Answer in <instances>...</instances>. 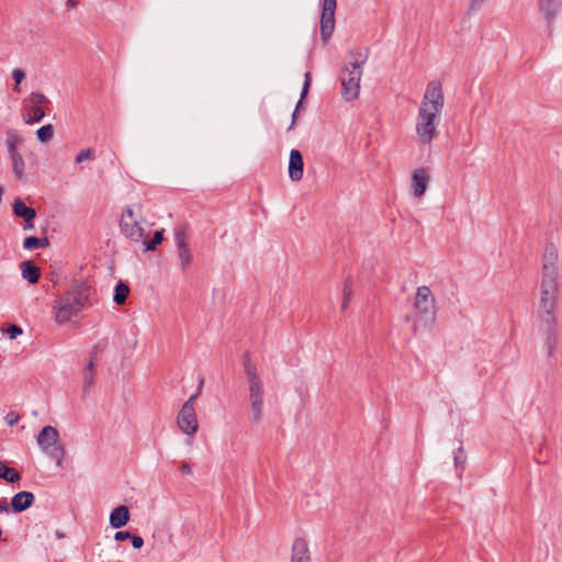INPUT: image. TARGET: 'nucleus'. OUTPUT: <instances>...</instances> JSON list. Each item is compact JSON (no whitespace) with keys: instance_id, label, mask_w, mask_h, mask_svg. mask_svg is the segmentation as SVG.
Listing matches in <instances>:
<instances>
[{"instance_id":"c03bdc74","label":"nucleus","mask_w":562,"mask_h":562,"mask_svg":"<svg viewBox=\"0 0 562 562\" xmlns=\"http://www.w3.org/2000/svg\"><path fill=\"white\" fill-rule=\"evenodd\" d=\"M179 470L183 473V474H192V465L188 462H181L180 463V467H179Z\"/></svg>"},{"instance_id":"a18cd8bd","label":"nucleus","mask_w":562,"mask_h":562,"mask_svg":"<svg viewBox=\"0 0 562 562\" xmlns=\"http://www.w3.org/2000/svg\"><path fill=\"white\" fill-rule=\"evenodd\" d=\"M199 396H200V393L196 392L195 394L191 395L183 405H190L191 404V408H194V403H195V401H196V398Z\"/></svg>"},{"instance_id":"f704fd0d","label":"nucleus","mask_w":562,"mask_h":562,"mask_svg":"<svg viewBox=\"0 0 562 562\" xmlns=\"http://www.w3.org/2000/svg\"><path fill=\"white\" fill-rule=\"evenodd\" d=\"M99 348H100V344L95 345L93 347V351L91 352V358H90V361L88 362V364L86 366V368L83 369V371H87V372H95V362H97V353L99 351Z\"/></svg>"},{"instance_id":"8fccbe9b","label":"nucleus","mask_w":562,"mask_h":562,"mask_svg":"<svg viewBox=\"0 0 562 562\" xmlns=\"http://www.w3.org/2000/svg\"><path fill=\"white\" fill-rule=\"evenodd\" d=\"M77 3V0H67V5L75 7Z\"/></svg>"},{"instance_id":"5701e85b","label":"nucleus","mask_w":562,"mask_h":562,"mask_svg":"<svg viewBox=\"0 0 562 562\" xmlns=\"http://www.w3.org/2000/svg\"><path fill=\"white\" fill-rule=\"evenodd\" d=\"M21 143V137L14 130H9L5 135V145L9 155L18 153L16 147Z\"/></svg>"},{"instance_id":"4be33fe9","label":"nucleus","mask_w":562,"mask_h":562,"mask_svg":"<svg viewBox=\"0 0 562 562\" xmlns=\"http://www.w3.org/2000/svg\"><path fill=\"white\" fill-rule=\"evenodd\" d=\"M310 86H311V74L310 72H306L305 74V80H304V85H303V89H302V92H301V98H300V101L297 102L296 106H295V110L292 114V122H291V125L289 126V131L293 128L294 124H295V120H296V113L299 111V108L301 106L302 104V101L303 99L307 95L308 93V89H310Z\"/></svg>"},{"instance_id":"f257e3e1","label":"nucleus","mask_w":562,"mask_h":562,"mask_svg":"<svg viewBox=\"0 0 562 562\" xmlns=\"http://www.w3.org/2000/svg\"><path fill=\"white\" fill-rule=\"evenodd\" d=\"M445 106L442 85L438 80L428 82L417 117L416 134L423 145H429L438 136L437 121Z\"/></svg>"},{"instance_id":"a211bd4d","label":"nucleus","mask_w":562,"mask_h":562,"mask_svg":"<svg viewBox=\"0 0 562 562\" xmlns=\"http://www.w3.org/2000/svg\"><path fill=\"white\" fill-rule=\"evenodd\" d=\"M128 520L130 512L124 505L115 507L110 514V525L115 529L124 527Z\"/></svg>"},{"instance_id":"7c9ffc66","label":"nucleus","mask_w":562,"mask_h":562,"mask_svg":"<svg viewBox=\"0 0 562 562\" xmlns=\"http://www.w3.org/2000/svg\"><path fill=\"white\" fill-rule=\"evenodd\" d=\"M175 239L177 245H186L187 241V226L178 225L175 228Z\"/></svg>"},{"instance_id":"f8f14e48","label":"nucleus","mask_w":562,"mask_h":562,"mask_svg":"<svg viewBox=\"0 0 562 562\" xmlns=\"http://www.w3.org/2000/svg\"><path fill=\"white\" fill-rule=\"evenodd\" d=\"M558 319L552 318L541 321V330L546 336V346L548 349V356L552 357L555 352L558 345Z\"/></svg>"},{"instance_id":"49530a36","label":"nucleus","mask_w":562,"mask_h":562,"mask_svg":"<svg viewBox=\"0 0 562 562\" xmlns=\"http://www.w3.org/2000/svg\"><path fill=\"white\" fill-rule=\"evenodd\" d=\"M0 512H9V505L5 499L0 501Z\"/></svg>"},{"instance_id":"72a5a7b5","label":"nucleus","mask_w":562,"mask_h":562,"mask_svg":"<svg viewBox=\"0 0 562 562\" xmlns=\"http://www.w3.org/2000/svg\"><path fill=\"white\" fill-rule=\"evenodd\" d=\"M558 260V252L553 246L548 247L544 254V262L543 266L547 263L552 262V265L557 268L555 262Z\"/></svg>"},{"instance_id":"2eb2a0df","label":"nucleus","mask_w":562,"mask_h":562,"mask_svg":"<svg viewBox=\"0 0 562 562\" xmlns=\"http://www.w3.org/2000/svg\"><path fill=\"white\" fill-rule=\"evenodd\" d=\"M429 182V175L427 169L419 168L413 172L412 177V188L413 194L416 198H420L425 194L427 186Z\"/></svg>"},{"instance_id":"c85d7f7f","label":"nucleus","mask_w":562,"mask_h":562,"mask_svg":"<svg viewBox=\"0 0 562 562\" xmlns=\"http://www.w3.org/2000/svg\"><path fill=\"white\" fill-rule=\"evenodd\" d=\"M37 139L42 143H46L52 139L54 135V128L50 124L40 127L36 132Z\"/></svg>"},{"instance_id":"ddd939ff","label":"nucleus","mask_w":562,"mask_h":562,"mask_svg":"<svg viewBox=\"0 0 562 562\" xmlns=\"http://www.w3.org/2000/svg\"><path fill=\"white\" fill-rule=\"evenodd\" d=\"M36 440L41 449L47 454L52 452L53 447L61 446L59 443L58 430L53 426L43 427L38 432Z\"/></svg>"},{"instance_id":"1a4fd4ad","label":"nucleus","mask_w":562,"mask_h":562,"mask_svg":"<svg viewBox=\"0 0 562 562\" xmlns=\"http://www.w3.org/2000/svg\"><path fill=\"white\" fill-rule=\"evenodd\" d=\"M336 0H323L321 15V37L324 44H327L335 30Z\"/></svg>"},{"instance_id":"393cba45","label":"nucleus","mask_w":562,"mask_h":562,"mask_svg":"<svg viewBox=\"0 0 562 562\" xmlns=\"http://www.w3.org/2000/svg\"><path fill=\"white\" fill-rule=\"evenodd\" d=\"M178 248V257L180 260L181 268L184 270L191 263V251L189 245H177Z\"/></svg>"},{"instance_id":"b1692460","label":"nucleus","mask_w":562,"mask_h":562,"mask_svg":"<svg viewBox=\"0 0 562 562\" xmlns=\"http://www.w3.org/2000/svg\"><path fill=\"white\" fill-rule=\"evenodd\" d=\"M48 239L46 237H35V236H29L23 241V248L26 250H32L36 248H43L48 246Z\"/></svg>"},{"instance_id":"412c9836","label":"nucleus","mask_w":562,"mask_h":562,"mask_svg":"<svg viewBox=\"0 0 562 562\" xmlns=\"http://www.w3.org/2000/svg\"><path fill=\"white\" fill-rule=\"evenodd\" d=\"M0 479H3L10 483H15L21 480V475L16 470L0 461Z\"/></svg>"},{"instance_id":"c756f323","label":"nucleus","mask_w":562,"mask_h":562,"mask_svg":"<svg viewBox=\"0 0 562 562\" xmlns=\"http://www.w3.org/2000/svg\"><path fill=\"white\" fill-rule=\"evenodd\" d=\"M351 297H352V283H351V280L348 278L345 281L344 290H342V303H341L342 310L347 308Z\"/></svg>"},{"instance_id":"f03ea898","label":"nucleus","mask_w":562,"mask_h":562,"mask_svg":"<svg viewBox=\"0 0 562 562\" xmlns=\"http://www.w3.org/2000/svg\"><path fill=\"white\" fill-rule=\"evenodd\" d=\"M89 297L88 289L83 284L72 285L64 295L55 301L53 306L55 321L66 324L77 316L85 307Z\"/></svg>"},{"instance_id":"aec40b11","label":"nucleus","mask_w":562,"mask_h":562,"mask_svg":"<svg viewBox=\"0 0 562 562\" xmlns=\"http://www.w3.org/2000/svg\"><path fill=\"white\" fill-rule=\"evenodd\" d=\"M22 277L31 284H34L40 279V269L32 261H24L21 265Z\"/></svg>"},{"instance_id":"423d86ee","label":"nucleus","mask_w":562,"mask_h":562,"mask_svg":"<svg viewBox=\"0 0 562 562\" xmlns=\"http://www.w3.org/2000/svg\"><path fill=\"white\" fill-rule=\"evenodd\" d=\"M367 56L357 54L353 61H350L341 70L340 80L342 87V97L346 101H352L358 98L360 91V81L362 77V66Z\"/></svg>"},{"instance_id":"4c0bfd02","label":"nucleus","mask_w":562,"mask_h":562,"mask_svg":"<svg viewBox=\"0 0 562 562\" xmlns=\"http://www.w3.org/2000/svg\"><path fill=\"white\" fill-rule=\"evenodd\" d=\"M4 420L5 423L9 425V426H14L19 423L20 420V416L19 414H16L15 412H9L5 416H4Z\"/></svg>"},{"instance_id":"3c124183","label":"nucleus","mask_w":562,"mask_h":562,"mask_svg":"<svg viewBox=\"0 0 562 562\" xmlns=\"http://www.w3.org/2000/svg\"><path fill=\"white\" fill-rule=\"evenodd\" d=\"M13 90H14L15 92H20V87H19V85H18V83H15V87L13 88Z\"/></svg>"},{"instance_id":"a878e982","label":"nucleus","mask_w":562,"mask_h":562,"mask_svg":"<svg viewBox=\"0 0 562 562\" xmlns=\"http://www.w3.org/2000/svg\"><path fill=\"white\" fill-rule=\"evenodd\" d=\"M128 293H130L128 286L123 282H119L115 286V293L113 296V301L117 305H123L127 299Z\"/></svg>"},{"instance_id":"20e7f679","label":"nucleus","mask_w":562,"mask_h":562,"mask_svg":"<svg viewBox=\"0 0 562 562\" xmlns=\"http://www.w3.org/2000/svg\"><path fill=\"white\" fill-rule=\"evenodd\" d=\"M413 308L414 330H429L436 321V305L432 292L428 286L417 288Z\"/></svg>"},{"instance_id":"f3484780","label":"nucleus","mask_w":562,"mask_h":562,"mask_svg":"<svg viewBox=\"0 0 562 562\" xmlns=\"http://www.w3.org/2000/svg\"><path fill=\"white\" fill-rule=\"evenodd\" d=\"M291 562H311L307 542L303 538H296L294 540Z\"/></svg>"},{"instance_id":"6ab92c4d","label":"nucleus","mask_w":562,"mask_h":562,"mask_svg":"<svg viewBox=\"0 0 562 562\" xmlns=\"http://www.w3.org/2000/svg\"><path fill=\"white\" fill-rule=\"evenodd\" d=\"M12 210L13 214L18 217H22L25 223L32 222L36 216L35 210L33 207L26 206V204L21 199L14 200Z\"/></svg>"},{"instance_id":"0eeeda50","label":"nucleus","mask_w":562,"mask_h":562,"mask_svg":"<svg viewBox=\"0 0 562 562\" xmlns=\"http://www.w3.org/2000/svg\"><path fill=\"white\" fill-rule=\"evenodd\" d=\"M142 218V205L135 204L133 206H126L121 215L120 231L126 237L133 241L143 240L145 234L144 228L139 223Z\"/></svg>"},{"instance_id":"79ce46f5","label":"nucleus","mask_w":562,"mask_h":562,"mask_svg":"<svg viewBox=\"0 0 562 562\" xmlns=\"http://www.w3.org/2000/svg\"><path fill=\"white\" fill-rule=\"evenodd\" d=\"M132 546L135 549H140L144 546V540L139 536H131Z\"/></svg>"},{"instance_id":"2f4dec72","label":"nucleus","mask_w":562,"mask_h":562,"mask_svg":"<svg viewBox=\"0 0 562 562\" xmlns=\"http://www.w3.org/2000/svg\"><path fill=\"white\" fill-rule=\"evenodd\" d=\"M52 459L56 460V465H63V459L65 457V448L63 446H55L52 452L48 454Z\"/></svg>"},{"instance_id":"58836bf2","label":"nucleus","mask_w":562,"mask_h":562,"mask_svg":"<svg viewBox=\"0 0 562 562\" xmlns=\"http://www.w3.org/2000/svg\"><path fill=\"white\" fill-rule=\"evenodd\" d=\"M7 333L9 334V337L11 339H15L18 336H20L23 330L20 326L18 325H11L8 329H7Z\"/></svg>"},{"instance_id":"ea45409f","label":"nucleus","mask_w":562,"mask_h":562,"mask_svg":"<svg viewBox=\"0 0 562 562\" xmlns=\"http://www.w3.org/2000/svg\"><path fill=\"white\" fill-rule=\"evenodd\" d=\"M12 77H13L15 83L20 85L23 81V79L25 78V74L22 69H14L12 71Z\"/></svg>"},{"instance_id":"de8ad7c7","label":"nucleus","mask_w":562,"mask_h":562,"mask_svg":"<svg viewBox=\"0 0 562 562\" xmlns=\"http://www.w3.org/2000/svg\"><path fill=\"white\" fill-rule=\"evenodd\" d=\"M203 384H204V379L201 378L200 381H199L198 390H196V392H199L200 394H201Z\"/></svg>"},{"instance_id":"7ed1b4c3","label":"nucleus","mask_w":562,"mask_h":562,"mask_svg":"<svg viewBox=\"0 0 562 562\" xmlns=\"http://www.w3.org/2000/svg\"><path fill=\"white\" fill-rule=\"evenodd\" d=\"M244 371L247 378L251 423L258 425L262 420L265 387L260 374L248 355L244 359Z\"/></svg>"},{"instance_id":"09e8293b","label":"nucleus","mask_w":562,"mask_h":562,"mask_svg":"<svg viewBox=\"0 0 562 562\" xmlns=\"http://www.w3.org/2000/svg\"><path fill=\"white\" fill-rule=\"evenodd\" d=\"M32 228H34L33 221L30 223H25L24 229H32Z\"/></svg>"},{"instance_id":"c9c22d12","label":"nucleus","mask_w":562,"mask_h":562,"mask_svg":"<svg viewBox=\"0 0 562 562\" xmlns=\"http://www.w3.org/2000/svg\"><path fill=\"white\" fill-rule=\"evenodd\" d=\"M454 465H456V469L459 470V469H463V464L465 462V454H464V451L462 448H459L456 452H454Z\"/></svg>"},{"instance_id":"dca6fc26","label":"nucleus","mask_w":562,"mask_h":562,"mask_svg":"<svg viewBox=\"0 0 562 562\" xmlns=\"http://www.w3.org/2000/svg\"><path fill=\"white\" fill-rule=\"evenodd\" d=\"M35 496L33 493L22 491L16 493L11 499V507L14 513H22L30 508L34 503Z\"/></svg>"},{"instance_id":"6e6552de","label":"nucleus","mask_w":562,"mask_h":562,"mask_svg":"<svg viewBox=\"0 0 562 562\" xmlns=\"http://www.w3.org/2000/svg\"><path fill=\"white\" fill-rule=\"evenodd\" d=\"M48 99L42 92H32L25 100L29 108L27 113L23 116L26 124H34L40 122L45 116V111L42 105L48 103Z\"/></svg>"},{"instance_id":"4468645a","label":"nucleus","mask_w":562,"mask_h":562,"mask_svg":"<svg viewBox=\"0 0 562 562\" xmlns=\"http://www.w3.org/2000/svg\"><path fill=\"white\" fill-rule=\"evenodd\" d=\"M303 157L300 150L292 149L289 158V177L292 181H300L303 178Z\"/></svg>"},{"instance_id":"473e14b6","label":"nucleus","mask_w":562,"mask_h":562,"mask_svg":"<svg viewBox=\"0 0 562 562\" xmlns=\"http://www.w3.org/2000/svg\"><path fill=\"white\" fill-rule=\"evenodd\" d=\"M97 372H82V379H83V393H89L90 389L92 387L94 383Z\"/></svg>"},{"instance_id":"9b49d317","label":"nucleus","mask_w":562,"mask_h":562,"mask_svg":"<svg viewBox=\"0 0 562 562\" xmlns=\"http://www.w3.org/2000/svg\"><path fill=\"white\" fill-rule=\"evenodd\" d=\"M539 12L547 25L549 34L552 33V26L561 9V0H537Z\"/></svg>"},{"instance_id":"39448f33","label":"nucleus","mask_w":562,"mask_h":562,"mask_svg":"<svg viewBox=\"0 0 562 562\" xmlns=\"http://www.w3.org/2000/svg\"><path fill=\"white\" fill-rule=\"evenodd\" d=\"M558 270L552 262L542 267V280L540 284V321L557 318L555 316V294Z\"/></svg>"},{"instance_id":"a19ab883","label":"nucleus","mask_w":562,"mask_h":562,"mask_svg":"<svg viewBox=\"0 0 562 562\" xmlns=\"http://www.w3.org/2000/svg\"><path fill=\"white\" fill-rule=\"evenodd\" d=\"M485 1L486 0H471L469 10L471 12L480 10Z\"/></svg>"},{"instance_id":"9d476101","label":"nucleus","mask_w":562,"mask_h":562,"mask_svg":"<svg viewBox=\"0 0 562 562\" xmlns=\"http://www.w3.org/2000/svg\"><path fill=\"white\" fill-rule=\"evenodd\" d=\"M177 424L180 430L189 436H192L198 431V417L195 408H191V404L182 405L178 414Z\"/></svg>"},{"instance_id":"cd10ccee","label":"nucleus","mask_w":562,"mask_h":562,"mask_svg":"<svg viewBox=\"0 0 562 562\" xmlns=\"http://www.w3.org/2000/svg\"><path fill=\"white\" fill-rule=\"evenodd\" d=\"M164 231H157L154 235V237L150 240H145L143 238V245L146 251L148 250H155L158 245L161 244L164 239Z\"/></svg>"},{"instance_id":"37998d69","label":"nucleus","mask_w":562,"mask_h":562,"mask_svg":"<svg viewBox=\"0 0 562 562\" xmlns=\"http://www.w3.org/2000/svg\"><path fill=\"white\" fill-rule=\"evenodd\" d=\"M131 532L128 531H116L114 535V539L116 541H124L131 538Z\"/></svg>"},{"instance_id":"e433bc0d","label":"nucleus","mask_w":562,"mask_h":562,"mask_svg":"<svg viewBox=\"0 0 562 562\" xmlns=\"http://www.w3.org/2000/svg\"><path fill=\"white\" fill-rule=\"evenodd\" d=\"M92 158V150L90 148H87V149H83L81 150L77 156H76V162L77 164H81L85 160H88V159H91Z\"/></svg>"},{"instance_id":"bb28decb","label":"nucleus","mask_w":562,"mask_h":562,"mask_svg":"<svg viewBox=\"0 0 562 562\" xmlns=\"http://www.w3.org/2000/svg\"><path fill=\"white\" fill-rule=\"evenodd\" d=\"M11 161H12V168L14 173L18 177H22L24 173V161L22 156L19 153H14L10 155Z\"/></svg>"}]
</instances>
